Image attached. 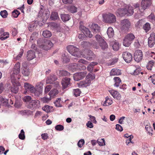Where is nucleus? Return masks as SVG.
Here are the masks:
<instances>
[{"label":"nucleus","mask_w":155,"mask_h":155,"mask_svg":"<svg viewBox=\"0 0 155 155\" xmlns=\"http://www.w3.org/2000/svg\"><path fill=\"white\" fill-rule=\"evenodd\" d=\"M133 8L131 6L126 5L124 8H120L117 9L116 12L117 15L123 17L127 15V16H130L134 13Z\"/></svg>","instance_id":"nucleus-1"},{"label":"nucleus","mask_w":155,"mask_h":155,"mask_svg":"<svg viewBox=\"0 0 155 155\" xmlns=\"http://www.w3.org/2000/svg\"><path fill=\"white\" fill-rule=\"evenodd\" d=\"M20 72V64L18 62L15 65L13 71L11 75L12 82L17 84V86H19L20 84L18 83V80L20 78L18 75Z\"/></svg>","instance_id":"nucleus-2"},{"label":"nucleus","mask_w":155,"mask_h":155,"mask_svg":"<svg viewBox=\"0 0 155 155\" xmlns=\"http://www.w3.org/2000/svg\"><path fill=\"white\" fill-rule=\"evenodd\" d=\"M67 49L69 52L74 56L81 57L82 55V53L79 51V48L74 45L68 46L67 47Z\"/></svg>","instance_id":"nucleus-3"},{"label":"nucleus","mask_w":155,"mask_h":155,"mask_svg":"<svg viewBox=\"0 0 155 155\" xmlns=\"http://www.w3.org/2000/svg\"><path fill=\"white\" fill-rule=\"evenodd\" d=\"M120 29L124 32H126L129 29L131 26V23L127 19H124L120 21Z\"/></svg>","instance_id":"nucleus-4"},{"label":"nucleus","mask_w":155,"mask_h":155,"mask_svg":"<svg viewBox=\"0 0 155 155\" xmlns=\"http://www.w3.org/2000/svg\"><path fill=\"white\" fill-rule=\"evenodd\" d=\"M39 45L41 48L44 50H48L50 49L53 46V44L49 40H45Z\"/></svg>","instance_id":"nucleus-5"},{"label":"nucleus","mask_w":155,"mask_h":155,"mask_svg":"<svg viewBox=\"0 0 155 155\" xmlns=\"http://www.w3.org/2000/svg\"><path fill=\"white\" fill-rule=\"evenodd\" d=\"M84 51L85 54L82 55L83 57L88 60H92L95 58V54L91 50L86 49L84 50Z\"/></svg>","instance_id":"nucleus-6"},{"label":"nucleus","mask_w":155,"mask_h":155,"mask_svg":"<svg viewBox=\"0 0 155 155\" xmlns=\"http://www.w3.org/2000/svg\"><path fill=\"white\" fill-rule=\"evenodd\" d=\"M104 18L106 22L110 23L115 22L116 20L115 16L110 13L106 14L104 17Z\"/></svg>","instance_id":"nucleus-7"},{"label":"nucleus","mask_w":155,"mask_h":155,"mask_svg":"<svg viewBox=\"0 0 155 155\" xmlns=\"http://www.w3.org/2000/svg\"><path fill=\"white\" fill-rule=\"evenodd\" d=\"M40 102L39 101L33 100L30 102L28 107L31 110L36 109L40 107Z\"/></svg>","instance_id":"nucleus-8"},{"label":"nucleus","mask_w":155,"mask_h":155,"mask_svg":"<svg viewBox=\"0 0 155 155\" xmlns=\"http://www.w3.org/2000/svg\"><path fill=\"white\" fill-rule=\"evenodd\" d=\"M86 71L80 72L74 74L73 78L75 81H78L83 78L86 75Z\"/></svg>","instance_id":"nucleus-9"},{"label":"nucleus","mask_w":155,"mask_h":155,"mask_svg":"<svg viewBox=\"0 0 155 155\" xmlns=\"http://www.w3.org/2000/svg\"><path fill=\"white\" fill-rule=\"evenodd\" d=\"M134 58L135 60L139 62L142 60L143 58V54L142 51L140 50L136 51L134 53Z\"/></svg>","instance_id":"nucleus-10"},{"label":"nucleus","mask_w":155,"mask_h":155,"mask_svg":"<svg viewBox=\"0 0 155 155\" xmlns=\"http://www.w3.org/2000/svg\"><path fill=\"white\" fill-rule=\"evenodd\" d=\"M91 80L87 79L86 78L84 80L81 81L78 84L79 87H84L89 86L91 84Z\"/></svg>","instance_id":"nucleus-11"},{"label":"nucleus","mask_w":155,"mask_h":155,"mask_svg":"<svg viewBox=\"0 0 155 155\" xmlns=\"http://www.w3.org/2000/svg\"><path fill=\"white\" fill-rule=\"evenodd\" d=\"M70 78H63L62 80L61 83L63 89H65L70 85Z\"/></svg>","instance_id":"nucleus-12"},{"label":"nucleus","mask_w":155,"mask_h":155,"mask_svg":"<svg viewBox=\"0 0 155 155\" xmlns=\"http://www.w3.org/2000/svg\"><path fill=\"white\" fill-rule=\"evenodd\" d=\"M24 87L25 91L24 92V93L26 94L27 91H30L31 93H33L35 90L34 87L28 83L26 82L24 84Z\"/></svg>","instance_id":"nucleus-13"},{"label":"nucleus","mask_w":155,"mask_h":155,"mask_svg":"<svg viewBox=\"0 0 155 155\" xmlns=\"http://www.w3.org/2000/svg\"><path fill=\"white\" fill-rule=\"evenodd\" d=\"M123 57L124 61L127 63H130L132 58V54L126 51L123 53Z\"/></svg>","instance_id":"nucleus-14"},{"label":"nucleus","mask_w":155,"mask_h":155,"mask_svg":"<svg viewBox=\"0 0 155 155\" xmlns=\"http://www.w3.org/2000/svg\"><path fill=\"white\" fill-rule=\"evenodd\" d=\"M151 4V0H143L141 3V10L147 8Z\"/></svg>","instance_id":"nucleus-15"},{"label":"nucleus","mask_w":155,"mask_h":155,"mask_svg":"<svg viewBox=\"0 0 155 155\" xmlns=\"http://www.w3.org/2000/svg\"><path fill=\"white\" fill-rule=\"evenodd\" d=\"M27 59L28 60H31L35 58V53L32 50L28 51L26 55Z\"/></svg>","instance_id":"nucleus-16"},{"label":"nucleus","mask_w":155,"mask_h":155,"mask_svg":"<svg viewBox=\"0 0 155 155\" xmlns=\"http://www.w3.org/2000/svg\"><path fill=\"white\" fill-rule=\"evenodd\" d=\"M109 92L114 99L120 100L121 98V95L117 91L114 90H110Z\"/></svg>","instance_id":"nucleus-17"},{"label":"nucleus","mask_w":155,"mask_h":155,"mask_svg":"<svg viewBox=\"0 0 155 155\" xmlns=\"http://www.w3.org/2000/svg\"><path fill=\"white\" fill-rule=\"evenodd\" d=\"M57 79L56 76L54 75H50L47 78L46 82L47 84H51Z\"/></svg>","instance_id":"nucleus-18"},{"label":"nucleus","mask_w":155,"mask_h":155,"mask_svg":"<svg viewBox=\"0 0 155 155\" xmlns=\"http://www.w3.org/2000/svg\"><path fill=\"white\" fill-rule=\"evenodd\" d=\"M49 27L53 30H59L60 28V25L55 23H51L48 26Z\"/></svg>","instance_id":"nucleus-19"},{"label":"nucleus","mask_w":155,"mask_h":155,"mask_svg":"<svg viewBox=\"0 0 155 155\" xmlns=\"http://www.w3.org/2000/svg\"><path fill=\"white\" fill-rule=\"evenodd\" d=\"M91 28L94 32L97 33L100 31V27L97 24H93L91 26Z\"/></svg>","instance_id":"nucleus-20"},{"label":"nucleus","mask_w":155,"mask_h":155,"mask_svg":"<svg viewBox=\"0 0 155 155\" xmlns=\"http://www.w3.org/2000/svg\"><path fill=\"white\" fill-rule=\"evenodd\" d=\"M121 74V71L120 70L116 68L112 69L110 72V75H118Z\"/></svg>","instance_id":"nucleus-21"},{"label":"nucleus","mask_w":155,"mask_h":155,"mask_svg":"<svg viewBox=\"0 0 155 155\" xmlns=\"http://www.w3.org/2000/svg\"><path fill=\"white\" fill-rule=\"evenodd\" d=\"M83 66V64L80 63H74L72 65L71 67L74 70H76L81 69L82 67Z\"/></svg>","instance_id":"nucleus-22"},{"label":"nucleus","mask_w":155,"mask_h":155,"mask_svg":"<svg viewBox=\"0 0 155 155\" xmlns=\"http://www.w3.org/2000/svg\"><path fill=\"white\" fill-rule=\"evenodd\" d=\"M132 43V42L130 41V40L126 38V35L124 37L123 41V45L126 47H129Z\"/></svg>","instance_id":"nucleus-23"},{"label":"nucleus","mask_w":155,"mask_h":155,"mask_svg":"<svg viewBox=\"0 0 155 155\" xmlns=\"http://www.w3.org/2000/svg\"><path fill=\"white\" fill-rule=\"evenodd\" d=\"M99 43L100 46L103 50H105L107 48V44L104 39L102 41L99 42Z\"/></svg>","instance_id":"nucleus-24"},{"label":"nucleus","mask_w":155,"mask_h":155,"mask_svg":"<svg viewBox=\"0 0 155 155\" xmlns=\"http://www.w3.org/2000/svg\"><path fill=\"white\" fill-rule=\"evenodd\" d=\"M112 48L115 51H117L119 48V44L116 41H113L112 42Z\"/></svg>","instance_id":"nucleus-25"},{"label":"nucleus","mask_w":155,"mask_h":155,"mask_svg":"<svg viewBox=\"0 0 155 155\" xmlns=\"http://www.w3.org/2000/svg\"><path fill=\"white\" fill-rule=\"evenodd\" d=\"M107 33L109 37L110 38L112 37L114 35V31L111 27L108 28L107 31Z\"/></svg>","instance_id":"nucleus-26"},{"label":"nucleus","mask_w":155,"mask_h":155,"mask_svg":"<svg viewBox=\"0 0 155 155\" xmlns=\"http://www.w3.org/2000/svg\"><path fill=\"white\" fill-rule=\"evenodd\" d=\"M61 18L64 22L68 21L70 18L69 15L68 14H63L61 15Z\"/></svg>","instance_id":"nucleus-27"},{"label":"nucleus","mask_w":155,"mask_h":155,"mask_svg":"<svg viewBox=\"0 0 155 155\" xmlns=\"http://www.w3.org/2000/svg\"><path fill=\"white\" fill-rule=\"evenodd\" d=\"M58 93V90L56 89H53L51 90L49 93V95L51 98V97H54Z\"/></svg>","instance_id":"nucleus-28"},{"label":"nucleus","mask_w":155,"mask_h":155,"mask_svg":"<svg viewBox=\"0 0 155 155\" xmlns=\"http://www.w3.org/2000/svg\"><path fill=\"white\" fill-rule=\"evenodd\" d=\"M113 103V101L110 99H109L108 97H106V100L104 103L103 104L104 106H107Z\"/></svg>","instance_id":"nucleus-29"},{"label":"nucleus","mask_w":155,"mask_h":155,"mask_svg":"<svg viewBox=\"0 0 155 155\" xmlns=\"http://www.w3.org/2000/svg\"><path fill=\"white\" fill-rule=\"evenodd\" d=\"M154 62L152 61H149L147 68L149 70L151 71L154 68Z\"/></svg>","instance_id":"nucleus-30"},{"label":"nucleus","mask_w":155,"mask_h":155,"mask_svg":"<svg viewBox=\"0 0 155 155\" xmlns=\"http://www.w3.org/2000/svg\"><path fill=\"white\" fill-rule=\"evenodd\" d=\"M42 35L45 38H49L51 36V34L49 31L45 30L43 31Z\"/></svg>","instance_id":"nucleus-31"},{"label":"nucleus","mask_w":155,"mask_h":155,"mask_svg":"<svg viewBox=\"0 0 155 155\" xmlns=\"http://www.w3.org/2000/svg\"><path fill=\"white\" fill-rule=\"evenodd\" d=\"M114 79L115 82L114 86L117 87H118L121 82V80L120 78L119 77H116L114 78Z\"/></svg>","instance_id":"nucleus-32"},{"label":"nucleus","mask_w":155,"mask_h":155,"mask_svg":"<svg viewBox=\"0 0 155 155\" xmlns=\"http://www.w3.org/2000/svg\"><path fill=\"white\" fill-rule=\"evenodd\" d=\"M50 18L52 20H56L59 18L58 13L55 12H52Z\"/></svg>","instance_id":"nucleus-33"},{"label":"nucleus","mask_w":155,"mask_h":155,"mask_svg":"<svg viewBox=\"0 0 155 155\" xmlns=\"http://www.w3.org/2000/svg\"><path fill=\"white\" fill-rule=\"evenodd\" d=\"M23 70L22 73L23 75L25 76H28L30 74V71L29 68H23Z\"/></svg>","instance_id":"nucleus-34"},{"label":"nucleus","mask_w":155,"mask_h":155,"mask_svg":"<svg viewBox=\"0 0 155 155\" xmlns=\"http://www.w3.org/2000/svg\"><path fill=\"white\" fill-rule=\"evenodd\" d=\"M70 74L67 71L62 70L59 71V75L60 76H68Z\"/></svg>","instance_id":"nucleus-35"},{"label":"nucleus","mask_w":155,"mask_h":155,"mask_svg":"<svg viewBox=\"0 0 155 155\" xmlns=\"http://www.w3.org/2000/svg\"><path fill=\"white\" fill-rule=\"evenodd\" d=\"M126 38H127L128 39L130 40L131 42H132V41L135 38V36L134 35L131 33H130L127 34L126 35Z\"/></svg>","instance_id":"nucleus-36"},{"label":"nucleus","mask_w":155,"mask_h":155,"mask_svg":"<svg viewBox=\"0 0 155 155\" xmlns=\"http://www.w3.org/2000/svg\"><path fill=\"white\" fill-rule=\"evenodd\" d=\"M38 34L35 32L33 33L30 37V41L32 42L33 40H35L37 38Z\"/></svg>","instance_id":"nucleus-37"},{"label":"nucleus","mask_w":155,"mask_h":155,"mask_svg":"<svg viewBox=\"0 0 155 155\" xmlns=\"http://www.w3.org/2000/svg\"><path fill=\"white\" fill-rule=\"evenodd\" d=\"M52 108V107L48 105H45L42 107V110L45 112L48 113L50 111V110Z\"/></svg>","instance_id":"nucleus-38"},{"label":"nucleus","mask_w":155,"mask_h":155,"mask_svg":"<svg viewBox=\"0 0 155 155\" xmlns=\"http://www.w3.org/2000/svg\"><path fill=\"white\" fill-rule=\"evenodd\" d=\"M81 45L83 48H86L90 46L91 44L89 42L83 41L81 43Z\"/></svg>","instance_id":"nucleus-39"},{"label":"nucleus","mask_w":155,"mask_h":155,"mask_svg":"<svg viewBox=\"0 0 155 155\" xmlns=\"http://www.w3.org/2000/svg\"><path fill=\"white\" fill-rule=\"evenodd\" d=\"M143 29L147 32L150 30V25L149 23H146L143 26Z\"/></svg>","instance_id":"nucleus-40"},{"label":"nucleus","mask_w":155,"mask_h":155,"mask_svg":"<svg viewBox=\"0 0 155 155\" xmlns=\"http://www.w3.org/2000/svg\"><path fill=\"white\" fill-rule=\"evenodd\" d=\"M18 137L19 139L22 140L25 139V133L23 130H21V131L20 133L19 134Z\"/></svg>","instance_id":"nucleus-41"},{"label":"nucleus","mask_w":155,"mask_h":155,"mask_svg":"<svg viewBox=\"0 0 155 155\" xmlns=\"http://www.w3.org/2000/svg\"><path fill=\"white\" fill-rule=\"evenodd\" d=\"M61 101V98H59L58 99L54 102V104L55 106L57 107H61V104L60 102Z\"/></svg>","instance_id":"nucleus-42"},{"label":"nucleus","mask_w":155,"mask_h":155,"mask_svg":"<svg viewBox=\"0 0 155 155\" xmlns=\"http://www.w3.org/2000/svg\"><path fill=\"white\" fill-rule=\"evenodd\" d=\"M155 44V40L151 39H148V44L149 46L150 47H152Z\"/></svg>","instance_id":"nucleus-43"},{"label":"nucleus","mask_w":155,"mask_h":155,"mask_svg":"<svg viewBox=\"0 0 155 155\" xmlns=\"http://www.w3.org/2000/svg\"><path fill=\"white\" fill-rule=\"evenodd\" d=\"M51 100V97H50L49 98L44 97L41 98V101L44 103H48Z\"/></svg>","instance_id":"nucleus-44"},{"label":"nucleus","mask_w":155,"mask_h":155,"mask_svg":"<svg viewBox=\"0 0 155 155\" xmlns=\"http://www.w3.org/2000/svg\"><path fill=\"white\" fill-rule=\"evenodd\" d=\"M20 13L17 10H14L12 12V15L15 18H17Z\"/></svg>","instance_id":"nucleus-45"},{"label":"nucleus","mask_w":155,"mask_h":155,"mask_svg":"<svg viewBox=\"0 0 155 155\" xmlns=\"http://www.w3.org/2000/svg\"><path fill=\"white\" fill-rule=\"evenodd\" d=\"M86 78L89 79L91 80V81L95 78V75L94 74H91L89 73L86 76Z\"/></svg>","instance_id":"nucleus-46"},{"label":"nucleus","mask_w":155,"mask_h":155,"mask_svg":"<svg viewBox=\"0 0 155 155\" xmlns=\"http://www.w3.org/2000/svg\"><path fill=\"white\" fill-rule=\"evenodd\" d=\"M0 15L3 18H6L7 17V16L8 15L7 12L5 10L2 11L0 13Z\"/></svg>","instance_id":"nucleus-47"},{"label":"nucleus","mask_w":155,"mask_h":155,"mask_svg":"<svg viewBox=\"0 0 155 155\" xmlns=\"http://www.w3.org/2000/svg\"><path fill=\"white\" fill-rule=\"evenodd\" d=\"M62 58L63 62L64 63H67L69 61V59L68 58V57L66 56L65 54L62 55Z\"/></svg>","instance_id":"nucleus-48"},{"label":"nucleus","mask_w":155,"mask_h":155,"mask_svg":"<svg viewBox=\"0 0 155 155\" xmlns=\"http://www.w3.org/2000/svg\"><path fill=\"white\" fill-rule=\"evenodd\" d=\"M24 52V50L22 49H21L19 53L15 58V59L16 60H19L22 56Z\"/></svg>","instance_id":"nucleus-49"},{"label":"nucleus","mask_w":155,"mask_h":155,"mask_svg":"<svg viewBox=\"0 0 155 155\" xmlns=\"http://www.w3.org/2000/svg\"><path fill=\"white\" fill-rule=\"evenodd\" d=\"M86 34V36L87 37H89V38H91L93 35L92 34H91V31L88 30V28L86 29L85 31L84 32V34Z\"/></svg>","instance_id":"nucleus-50"},{"label":"nucleus","mask_w":155,"mask_h":155,"mask_svg":"<svg viewBox=\"0 0 155 155\" xmlns=\"http://www.w3.org/2000/svg\"><path fill=\"white\" fill-rule=\"evenodd\" d=\"M100 146H104L105 145V140L104 139H101L98 140L97 141Z\"/></svg>","instance_id":"nucleus-51"},{"label":"nucleus","mask_w":155,"mask_h":155,"mask_svg":"<svg viewBox=\"0 0 155 155\" xmlns=\"http://www.w3.org/2000/svg\"><path fill=\"white\" fill-rule=\"evenodd\" d=\"M77 9L74 6H72L69 7V10L71 13H75L77 12Z\"/></svg>","instance_id":"nucleus-52"},{"label":"nucleus","mask_w":155,"mask_h":155,"mask_svg":"<svg viewBox=\"0 0 155 155\" xmlns=\"http://www.w3.org/2000/svg\"><path fill=\"white\" fill-rule=\"evenodd\" d=\"M84 143V139L80 140L78 143V145L79 147H81Z\"/></svg>","instance_id":"nucleus-53"},{"label":"nucleus","mask_w":155,"mask_h":155,"mask_svg":"<svg viewBox=\"0 0 155 155\" xmlns=\"http://www.w3.org/2000/svg\"><path fill=\"white\" fill-rule=\"evenodd\" d=\"M55 128L56 130L59 131L62 130L64 128V127L61 125H58L55 127Z\"/></svg>","instance_id":"nucleus-54"},{"label":"nucleus","mask_w":155,"mask_h":155,"mask_svg":"<svg viewBox=\"0 0 155 155\" xmlns=\"http://www.w3.org/2000/svg\"><path fill=\"white\" fill-rule=\"evenodd\" d=\"M81 92L80 91V90L78 89H75L74 91V95L76 97H78L80 96V94L81 93Z\"/></svg>","instance_id":"nucleus-55"},{"label":"nucleus","mask_w":155,"mask_h":155,"mask_svg":"<svg viewBox=\"0 0 155 155\" xmlns=\"http://www.w3.org/2000/svg\"><path fill=\"white\" fill-rule=\"evenodd\" d=\"M140 68H138L136 69L135 70H134V72L132 73V74L135 75H137L140 73Z\"/></svg>","instance_id":"nucleus-56"},{"label":"nucleus","mask_w":155,"mask_h":155,"mask_svg":"<svg viewBox=\"0 0 155 155\" xmlns=\"http://www.w3.org/2000/svg\"><path fill=\"white\" fill-rule=\"evenodd\" d=\"M149 18L152 23H154L155 22V16L153 14H151L148 16Z\"/></svg>","instance_id":"nucleus-57"},{"label":"nucleus","mask_w":155,"mask_h":155,"mask_svg":"<svg viewBox=\"0 0 155 155\" xmlns=\"http://www.w3.org/2000/svg\"><path fill=\"white\" fill-rule=\"evenodd\" d=\"M31 99V96H26L23 98V100L24 101L27 102H29Z\"/></svg>","instance_id":"nucleus-58"},{"label":"nucleus","mask_w":155,"mask_h":155,"mask_svg":"<svg viewBox=\"0 0 155 155\" xmlns=\"http://www.w3.org/2000/svg\"><path fill=\"white\" fill-rule=\"evenodd\" d=\"M95 37L98 43L104 40L100 35H96L95 36Z\"/></svg>","instance_id":"nucleus-59"},{"label":"nucleus","mask_w":155,"mask_h":155,"mask_svg":"<svg viewBox=\"0 0 155 155\" xmlns=\"http://www.w3.org/2000/svg\"><path fill=\"white\" fill-rule=\"evenodd\" d=\"M117 61V59L115 58L113 59L111 62L108 63V65H111L114 64Z\"/></svg>","instance_id":"nucleus-60"},{"label":"nucleus","mask_w":155,"mask_h":155,"mask_svg":"<svg viewBox=\"0 0 155 155\" xmlns=\"http://www.w3.org/2000/svg\"><path fill=\"white\" fill-rule=\"evenodd\" d=\"M133 138V136L132 135H130V137L128 138V139L126 141V143L127 145H128L130 143H132L131 139Z\"/></svg>","instance_id":"nucleus-61"},{"label":"nucleus","mask_w":155,"mask_h":155,"mask_svg":"<svg viewBox=\"0 0 155 155\" xmlns=\"http://www.w3.org/2000/svg\"><path fill=\"white\" fill-rule=\"evenodd\" d=\"M51 88V85H48L46 86L45 88V93H48Z\"/></svg>","instance_id":"nucleus-62"},{"label":"nucleus","mask_w":155,"mask_h":155,"mask_svg":"<svg viewBox=\"0 0 155 155\" xmlns=\"http://www.w3.org/2000/svg\"><path fill=\"white\" fill-rule=\"evenodd\" d=\"M116 129L117 130L120 131H121L123 130V128L122 126L119 124H117L116 125Z\"/></svg>","instance_id":"nucleus-63"},{"label":"nucleus","mask_w":155,"mask_h":155,"mask_svg":"<svg viewBox=\"0 0 155 155\" xmlns=\"http://www.w3.org/2000/svg\"><path fill=\"white\" fill-rule=\"evenodd\" d=\"M150 78H151L152 82L154 85H155V74L150 76Z\"/></svg>","instance_id":"nucleus-64"}]
</instances>
